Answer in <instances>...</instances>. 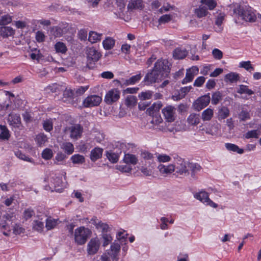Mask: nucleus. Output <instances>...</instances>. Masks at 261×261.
Instances as JSON below:
<instances>
[{"label": "nucleus", "instance_id": "f257e3e1", "mask_svg": "<svg viewBox=\"0 0 261 261\" xmlns=\"http://www.w3.org/2000/svg\"><path fill=\"white\" fill-rule=\"evenodd\" d=\"M15 219V216L13 213L0 212V231L6 236H10L12 229L13 233L19 234L23 233L24 229L19 225H12L13 221Z\"/></svg>", "mask_w": 261, "mask_h": 261}, {"label": "nucleus", "instance_id": "7ed1b4c3", "mask_svg": "<svg viewBox=\"0 0 261 261\" xmlns=\"http://www.w3.org/2000/svg\"><path fill=\"white\" fill-rule=\"evenodd\" d=\"M163 76V60L159 59L154 64L153 69L148 72L143 80L145 85H149L162 81Z\"/></svg>", "mask_w": 261, "mask_h": 261}, {"label": "nucleus", "instance_id": "4468645a", "mask_svg": "<svg viewBox=\"0 0 261 261\" xmlns=\"http://www.w3.org/2000/svg\"><path fill=\"white\" fill-rule=\"evenodd\" d=\"M199 69L196 66H193L187 70L185 77L182 80L181 83L186 84L193 81L195 75L197 74Z\"/></svg>", "mask_w": 261, "mask_h": 261}, {"label": "nucleus", "instance_id": "b1692460", "mask_svg": "<svg viewBox=\"0 0 261 261\" xmlns=\"http://www.w3.org/2000/svg\"><path fill=\"white\" fill-rule=\"evenodd\" d=\"M194 197L203 203H206L209 200V195L205 191H201L194 194Z\"/></svg>", "mask_w": 261, "mask_h": 261}, {"label": "nucleus", "instance_id": "6e6552de", "mask_svg": "<svg viewBox=\"0 0 261 261\" xmlns=\"http://www.w3.org/2000/svg\"><path fill=\"white\" fill-rule=\"evenodd\" d=\"M101 55L96 49L94 47L89 48L87 50V60L88 63H87V67L92 69L94 68V64L92 62L95 63L97 62L100 58Z\"/></svg>", "mask_w": 261, "mask_h": 261}, {"label": "nucleus", "instance_id": "603ef678", "mask_svg": "<svg viewBox=\"0 0 261 261\" xmlns=\"http://www.w3.org/2000/svg\"><path fill=\"white\" fill-rule=\"evenodd\" d=\"M202 4H205L210 10H213L217 6V3L214 0H201Z\"/></svg>", "mask_w": 261, "mask_h": 261}, {"label": "nucleus", "instance_id": "338daca9", "mask_svg": "<svg viewBox=\"0 0 261 261\" xmlns=\"http://www.w3.org/2000/svg\"><path fill=\"white\" fill-rule=\"evenodd\" d=\"M171 11L177 12V9L174 5H171L168 3H164V12Z\"/></svg>", "mask_w": 261, "mask_h": 261}, {"label": "nucleus", "instance_id": "aec40b11", "mask_svg": "<svg viewBox=\"0 0 261 261\" xmlns=\"http://www.w3.org/2000/svg\"><path fill=\"white\" fill-rule=\"evenodd\" d=\"M82 132V128L80 125L73 126L70 129V136L72 139H77L80 137Z\"/></svg>", "mask_w": 261, "mask_h": 261}, {"label": "nucleus", "instance_id": "c9c22d12", "mask_svg": "<svg viewBox=\"0 0 261 261\" xmlns=\"http://www.w3.org/2000/svg\"><path fill=\"white\" fill-rule=\"evenodd\" d=\"M46 90L53 93L58 92L63 90V87L57 83H54L50 85H48L46 88Z\"/></svg>", "mask_w": 261, "mask_h": 261}, {"label": "nucleus", "instance_id": "4d7b16f0", "mask_svg": "<svg viewBox=\"0 0 261 261\" xmlns=\"http://www.w3.org/2000/svg\"><path fill=\"white\" fill-rule=\"evenodd\" d=\"M152 96V92L148 91L146 92H142L139 94V97L142 100H145L146 99H149L151 98Z\"/></svg>", "mask_w": 261, "mask_h": 261}, {"label": "nucleus", "instance_id": "4be33fe9", "mask_svg": "<svg viewBox=\"0 0 261 261\" xmlns=\"http://www.w3.org/2000/svg\"><path fill=\"white\" fill-rule=\"evenodd\" d=\"M45 227L47 230L54 229L59 223L58 219H54L51 217L46 218Z\"/></svg>", "mask_w": 261, "mask_h": 261}, {"label": "nucleus", "instance_id": "ddd939ff", "mask_svg": "<svg viewBox=\"0 0 261 261\" xmlns=\"http://www.w3.org/2000/svg\"><path fill=\"white\" fill-rule=\"evenodd\" d=\"M176 166V172L180 175L189 174V162L180 158L178 160Z\"/></svg>", "mask_w": 261, "mask_h": 261}, {"label": "nucleus", "instance_id": "c03bdc74", "mask_svg": "<svg viewBox=\"0 0 261 261\" xmlns=\"http://www.w3.org/2000/svg\"><path fill=\"white\" fill-rule=\"evenodd\" d=\"M55 48L57 53L65 54L67 51V47L63 42H58L55 45Z\"/></svg>", "mask_w": 261, "mask_h": 261}, {"label": "nucleus", "instance_id": "ea45409f", "mask_svg": "<svg viewBox=\"0 0 261 261\" xmlns=\"http://www.w3.org/2000/svg\"><path fill=\"white\" fill-rule=\"evenodd\" d=\"M259 131L257 129L251 130L247 132L244 135V137L245 139H249L251 138L257 139L259 137Z\"/></svg>", "mask_w": 261, "mask_h": 261}, {"label": "nucleus", "instance_id": "de8ad7c7", "mask_svg": "<svg viewBox=\"0 0 261 261\" xmlns=\"http://www.w3.org/2000/svg\"><path fill=\"white\" fill-rule=\"evenodd\" d=\"M240 121H245L250 119L249 112L247 111L242 110L238 115Z\"/></svg>", "mask_w": 261, "mask_h": 261}, {"label": "nucleus", "instance_id": "6ab92c4d", "mask_svg": "<svg viewBox=\"0 0 261 261\" xmlns=\"http://www.w3.org/2000/svg\"><path fill=\"white\" fill-rule=\"evenodd\" d=\"M103 149L100 147H95L90 152V159L94 162L102 157Z\"/></svg>", "mask_w": 261, "mask_h": 261}, {"label": "nucleus", "instance_id": "c85d7f7f", "mask_svg": "<svg viewBox=\"0 0 261 261\" xmlns=\"http://www.w3.org/2000/svg\"><path fill=\"white\" fill-rule=\"evenodd\" d=\"M102 34H98L96 32L91 31L89 34L88 40L92 43H96L101 40Z\"/></svg>", "mask_w": 261, "mask_h": 261}, {"label": "nucleus", "instance_id": "09e8293b", "mask_svg": "<svg viewBox=\"0 0 261 261\" xmlns=\"http://www.w3.org/2000/svg\"><path fill=\"white\" fill-rule=\"evenodd\" d=\"M53 156V153L51 149L45 148L42 152V157L46 160H50Z\"/></svg>", "mask_w": 261, "mask_h": 261}, {"label": "nucleus", "instance_id": "e2e57ef3", "mask_svg": "<svg viewBox=\"0 0 261 261\" xmlns=\"http://www.w3.org/2000/svg\"><path fill=\"white\" fill-rule=\"evenodd\" d=\"M205 79L204 76L198 77L194 81L193 85L195 87H201L204 83Z\"/></svg>", "mask_w": 261, "mask_h": 261}, {"label": "nucleus", "instance_id": "72a5a7b5", "mask_svg": "<svg viewBox=\"0 0 261 261\" xmlns=\"http://www.w3.org/2000/svg\"><path fill=\"white\" fill-rule=\"evenodd\" d=\"M91 221H93L94 222V224L96 228L101 229L102 231L105 232L109 231V227L107 224L103 223L101 221L97 222L95 218H92Z\"/></svg>", "mask_w": 261, "mask_h": 261}, {"label": "nucleus", "instance_id": "0eeeda50", "mask_svg": "<svg viewBox=\"0 0 261 261\" xmlns=\"http://www.w3.org/2000/svg\"><path fill=\"white\" fill-rule=\"evenodd\" d=\"M113 150L107 151L106 156L111 163H115L118 162L119 155L122 153L125 145L123 143L117 142L113 145Z\"/></svg>", "mask_w": 261, "mask_h": 261}, {"label": "nucleus", "instance_id": "7c9ffc66", "mask_svg": "<svg viewBox=\"0 0 261 261\" xmlns=\"http://www.w3.org/2000/svg\"><path fill=\"white\" fill-rule=\"evenodd\" d=\"M213 115V110L210 108H207L202 113L201 118L204 121H210L212 118Z\"/></svg>", "mask_w": 261, "mask_h": 261}, {"label": "nucleus", "instance_id": "2f4dec72", "mask_svg": "<svg viewBox=\"0 0 261 261\" xmlns=\"http://www.w3.org/2000/svg\"><path fill=\"white\" fill-rule=\"evenodd\" d=\"M70 160L74 164H83L85 162V157L80 154H75L71 156Z\"/></svg>", "mask_w": 261, "mask_h": 261}, {"label": "nucleus", "instance_id": "49530a36", "mask_svg": "<svg viewBox=\"0 0 261 261\" xmlns=\"http://www.w3.org/2000/svg\"><path fill=\"white\" fill-rule=\"evenodd\" d=\"M163 23V15L160 17L159 19L157 18H153L152 21L150 22L153 26L157 27L159 29L162 28L161 25Z\"/></svg>", "mask_w": 261, "mask_h": 261}, {"label": "nucleus", "instance_id": "a878e982", "mask_svg": "<svg viewBox=\"0 0 261 261\" xmlns=\"http://www.w3.org/2000/svg\"><path fill=\"white\" fill-rule=\"evenodd\" d=\"M63 94L62 100L64 102L68 103L70 102V100L71 99V98L74 95L73 91L71 89H67L66 88L64 89L63 88Z\"/></svg>", "mask_w": 261, "mask_h": 261}, {"label": "nucleus", "instance_id": "f704fd0d", "mask_svg": "<svg viewBox=\"0 0 261 261\" xmlns=\"http://www.w3.org/2000/svg\"><path fill=\"white\" fill-rule=\"evenodd\" d=\"M208 13L206 8L203 6H200L199 8L195 9V14L197 17L202 18L206 16Z\"/></svg>", "mask_w": 261, "mask_h": 261}, {"label": "nucleus", "instance_id": "0e129e2a", "mask_svg": "<svg viewBox=\"0 0 261 261\" xmlns=\"http://www.w3.org/2000/svg\"><path fill=\"white\" fill-rule=\"evenodd\" d=\"M66 158V155L62 153V152H58L56 156H55V164H59L58 162H61L63 161Z\"/></svg>", "mask_w": 261, "mask_h": 261}, {"label": "nucleus", "instance_id": "69168bd1", "mask_svg": "<svg viewBox=\"0 0 261 261\" xmlns=\"http://www.w3.org/2000/svg\"><path fill=\"white\" fill-rule=\"evenodd\" d=\"M118 169L122 172L129 173L132 171V168L128 165H119L118 167Z\"/></svg>", "mask_w": 261, "mask_h": 261}, {"label": "nucleus", "instance_id": "dca6fc26", "mask_svg": "<svg viewBox=\"0 0 261 261\" xmlns=\"http://www.w3.org/2000/svg\"><path fill=\"white\" fill-rule=\"evenodd\" d=\"M144 7L142 0H130L127 5V9L128 11L133 10H142Z\"/></svg>", "mask_w": 261, "mask_h": 261}, {"label": "nucleus", "instance_id": "864d4df0", "mask_svg": "<svg viewBox=\"0 0 261 261\" xmlns=\"http://www.w3.org/2000/svg\"><path fill=\"white\" fill-rule=\"evenodd\" d=\"M176 17L177 14L175 12H171L168 14H164V23L173 21Z\"/></svg>", "mask_w": 261, "mask_h": 261}, {"label": "nucleus", "instance_id": "79ce46f5", "mask_svg": "<svg viewBox=\"0 0 261 261\" xmlns=\"http://www.w3.org/2000/svg\"><path fill=\"white\" fill-rule=\"evenodd\" d=\"M137 102V97L133 95H129L125 99V103L128 107H131L136 105Z\"/></svg>", "mask_w": 261, "mask_h": 261}, {"label": "nucleus", "instance_id": "e433bc0d", "mask_svg": "<svg viewBox=\"0 0 261 261\" xmlns=\"http://www.w3.org/2000/svg\"><path fill=\"white\" fill-rule=\"evenodd\" d=\"M141 77L142 75L141 73H139L135 75L132 76L128 79L125 80L124 84L126 86L129 85H134L138 82L141 80Z\"/></svg>", "mask_w": 261, "mask_h": 261}, {"label": "nucleus", "instance_id": "5701e85b", "mask_svg": "<svg viewBox=\"0 0 261 261\" xmlns=\"http://www.w3.org/2000/svg\"><path fill=\"white\" fill-rule=\"evenodd\" d=\"M14 34V31L10 27L3 26L0 27V34L4 37L11 36Z\"/></svg>", "mask_w": 261, "mask_h": 261}, {"label": "nucleus", "instance_id": "f3484780", "mask_svg": "<svg viewBox=\"0 0 261 261\" xmlns=\"http://www.w3.org/2000/svg\"><path fill=\"white\" fill-rule=\"evenodd\" d=\"M8 121L10 125L19 127L21 124L20 115L17 114L10 113L8 116Z\"/></svg>", "mask_w": 261, "mask_h": 261}, {"label": "nucleus", "instance_id": "37998d69", "mask_svg": "<svg viewBox=\"0 0 261 261\" xmlns=\"http://www.w3.org/2000/svg\"><path fill=\"white\" fill-rule=\"evenodd\" d=\"M222 94L220 91H216L212 96V103L214 105H217L222 99Z\"/></svg>", "mask_w": 261, "mask_h": 261}, {"label": "nucleus", "instance_id": "4c0bfd02", "mask_svg": "<svg viewBox=\"0 0 261 261\" xmlns=\"http://www.w3.org/2000/svg\"><path fill=\"white\" fill-rule=\"evenodd\" d=\"M240 79L239 74L236 72H231L226 74L225 76V80L226 81H229L232 83L238 81Z\"/></svg>", "mask_w": 261, "mask_h": 261}, {"label": "nucleus", "instance_id": "a211bd4d", "mask_svg": "<svg viewBox=\"0 0 261 261\" xmlns=\"http://www.w3.org/2000/svg\"><path fill=\"white\" fill-rule=\"evenodd\" d=\"M188 55V51L185 48L177 47L173 51V57L176 60L184 59Z\"/></svg>", "mask_w": 261, "mask_h": 261}, {"label": "nucleus", "instance_id": "cd10ccee", "mask_svg": "<svg viewBox=\"0 0 261 261\" xmlns=\"http://www.w3.org/2000/svg\"><path fill=\"white\" fill-rule=\"evenodd\" d=\"M225 146L229 151L236 152L239 154H242L244 152L243 149L240 148L238 145L234 144L227 143L225 144Z\"/></svg>", "mask_w": 261, "mask_h": 261}, {"label": "nucleus", "instance_id": "f03ea898", "mask_svg": "<svg viewBox=\"0 0 261 261\" xmlns=\"http://www.w3.org/2000/svg\"><path fill=\"white\" fill-rule=\"evenodd\" d=\"M228 12L232 16L241 17L249 22H254L256 17L253 10L249 6L233 3L228 6Z\"/></svg>", "mask_w": 261, "mask_h": 261}, {"label": "nucleus", "instance_id": "680f3d73", "mask_svg": "<svg viewBox=\"0 0 261 261\" xmlns=\"http://www.w3.org/2000/svg\"><path fill=\"white\" fill-rule=\"evenodd\" d=\"M214 58L217 60H220L223 57V53L219 49L215 48L212 51Z\"/></svg>", "mask_w": 261, "mask_h": 261}, {"label": "nucleus", "instance_id": "39448f33", "mask_svg": "<svg viewBox=\"0 0 261 261\" xmlns=\"http://www.w3.org/2000/svg\"><path fill=\"white\" fill-rule=\"evenodd\" d=\"M120 250V245L118 243H114L111 246L110 250L101 256H96L93 261H118V254Z\"/></svg>", "mask_w": 261, "mask_h": 261}, {"label": "nucleus", "instance_id": "1a4fd4ad", "mask_svg": "<svg viewBox=\"0 0 261 261\" xmlns=\"http://www.w3.org/2000/svg\"><path fill=\"white\" fill-rule=\"evenodd\" d=\"M211 100L210 94L208 93L199 97L193 104L194 109L199 111L208 106Z\"/></svg>", "mask_w": 261, "mask_h": 261}, {"label": "nucleus", "instance_id": "423d86ee", "mask_svg": "<svg viewBox=\"0 0 261 261\" xmlns=\"http://www.w3.org/2000/svg\"><path fill=\"white\" fill-rule=\"evenodd\" d=\"M92 231L88 228L81 226L74 231V241L78 245H83L86 243L88 239L91 237Z\"/></svg>", "mask_w": 261, "mask_h": 261}, {"label": "nucleus", "instance_id": "a18cd8bd", "mask_svg": "<svg viewBox=\"0 0 261 261\" xmlns=\"http://www.w3.org/2000/svg\"><path fill=\"white\" fill-rule=\"evenodd\" d=\"M35 141L39 146H41L47 141V138L45 135L41 133L36 136Z\"/></svg>", "mask_w": 261, "mask_h": 261}, {"label": "nucleus", "instance_id": "2eb2a0df", "mask_svg": "<svg viewBox=\"0 0 261 261\" xmlns=\"http://www.w3.org/2000/svg\"><path fill=\"white\" fill-rule=\"evenodd\" d=\"M175 108L172 106L164 108V117L167 122H172L175 119Z\"/></svg>", "mask_w": 261, "mask_h": 261}, {"label": "nucleus", "instance_id": "58836bf2", "mask_svg": "<svg viewBox=\"0 0 261 261\" xmlns=\"http://www.w3.org/2000/svg\"><path fill=\"white\" fill-rule=\"evenodd\" d=\"M62 148L67 154H71L74 151L73 145L70 142H65L62 144Z\"/></svg>", "mask_w": 261, "mask_h": 261}, {"label": "nucleus", "instance_id": "13d9d810", "mask_svg": "<svg viewBox=\"0 0 261 261\" xmlns=\"http://www.w3.org/2000/svg\"><path fill=\"white\" fill-rule=\"evenodd\" d=\"M240 67L245 68L246 70L250 71V70H254L253 67L251 64L250 61H243L240 63Z\"/></svg>", "mask_w": 261, "mask_h": 261}, {"label": "nucleus", "instance_id": "f8f14e48", "mask_svg": "<svg viewBox=\"0 0 261 261\" xmlns=\"http://www.w3.org/2000/svg\"><path fill=\"white\" fill-rule=\"evenodd\" d=\"M102 100L100 96L92 95L87 96L83 101V106L85 108H90L98 106Z\"/></svg>", "mask_w": 261, "mask_h": 261}, {"label": "nucleus", "instance_id": "052dcab7", "mask_svg": "<svg viewBox=\"0 0 261 261\" xmlns=\"http://www.w3.org/2000/svg\"><path fill=\"white\" fill-rule=\"evenodd\" d=\"M52 31L55 37H60L64 34L63 30L59 27H54L52 28Z\"/></svg>", "mask_w": 261, "mask_h": 261}, {"label": "nucleus", "instance_id": "9d476101", "mask_svg": "<svg viewBox=\"0 0 261 261\" xmlns=\"http://www.w3.org/2000/svg\"><path fill=\"white\" fill-rule=\"evenodd\" d=\"M100 245L99 239L97 237L92 238L88 243L87 252L89 255H93L97 253Z\"/></svg>", "mask_w": 261, "mask_h": 261}, {"label": "nucleus", "instance_id": "393cba45", "mask_svg": "<svg viewBox=\"0 0 261 261\" xmlns=\"http://www.w3.org/2000/svg\"><path fill=\"white\" fill-rule=\"evenodd\" d=\"M229 115V110L226 107L223 106L219 108L218 112V118L219 120L224 119Z\"/></svg>", "mask_w": 261, "mask_h": 261}, {"label": "nucleus", "instance_id": "412c9836", "mask_svg": "<svg viewBox=\"0 0 261 261\" xmlns=\"http://www.w3.org/2000/svg\"><path fill=\"white\" fill-rule=\"evenodd\" d=\"M10 136V131L7 126L0 124V140H8Z\"/></svg>", "mask_w": 261, "mask_h": 261}, {"label": "nucleus", "instance_id": "20e7f679", "mask_svg": "<svg viewBox=\"0 0 261 261\" xmlns=\"http://www.w3.org/2000/svg\"><path fill=\"white\" fill-rule=\"evenodd\" d=\"M162 106V102L158 101L147 109V113L152 116L151 123L154 125L155 129L159 130H162L163 128V125H161L162 124L163 119L159 113V111Z\"/></svg>", "mask_w": 261, "mask_h": 261}, {"label": "nucleus", "instance_id": "473e14b6", "mask_svg": "<svg viewBox=\"0 0 261 261\" xmlns=\"http://www.w3.org/2000/svg\"><path fill=\"white\" fill-rule=\"evenodd\" d=\"M187 121L191 125H196L200 122L199 115L195 113H192L188 117Z\"/></svg>", "mask_w": 261, "mask_h": 261}, {"label": "nucleus", "instance_id": "8fccbe9b", "mask_svg": "<svg viewBox=\"0 0 261 261\" xmlns=\"http://www.w3.org/2000/svg\"><path fill=\"white\" fill-rule=\"evenodd\" d=\"M44 223L39 220H36L34 221L33 229L38 232H41L44 229Z\"/></svg>", "mask_w": 261, "mask_h": 261}, {"label": "nucleus", "instance_id": "774afa93", "mask_svg": "<svg viewBox=\"0 0 261 261\" xmlns=\"http://www.w3.org/2000/svg\"><path fill=\"white\" fill-rule=\"evenodd\" d=\"M34 214V211L31 208L25 210L23 213L24 217L26 220L31 218Z\"/></svg>", "mask_w": 261, "mask_h": 261}, {"label": "nucleus", "instance_id": "5fc2aeb1", "mask_svg": "<svg viewBox=\"0 0 261 261\" xmlns=\"http://www.w3.org/2000/svg\"><path fill=\"white\" fill-rule=\"evenodd\" d=\"M43 127L45 130L49 132L53 128V122L50 120H46L43 123Z\"/></svg>", "mask_w": 261, "mask_h": 261}, {"label": "nucleus", "instance_id": "bb28decb", "mask_svg": "<svg viewBox=\"0 0 261 261\" xmlns=\"http://www.w3.org/2000/svg\"><path fill=\"white\" fill-rule=\"evenodd\" d=\"M115 43V40L112 37H107L102 42L103 48L105 49L109 50L112 49Z\"/></svg>", "mask_w": 261, "mask_h": 261}, {"label": "nucleus", "instance_id": "9b49d317", "mask_svg": "<svg viewBox=\"0 0 261 261\" xmlns=\"http://www.w3.org/2000/svg\"><path fill=\"white\" fill-rule=\"evenodd\" d=\"M120 91L116 88L109 90L106 94L105 101L108 105H112L120 98Z\"/></svg>", "mask_w": 261, "mask_h": 261}, {"label": "nucleus", "instance_id": "c756f323", "mask_svg": "<svg viewBox=\"0 0 261 261\" xmlns=\"http://www.w3.org/2000/svg\"><path fill=\"white\" fill-rule=\"evenodd\" d=\"M123 161L126 164L136 165L138 162V159L135 155L132 154H125Z\"/></svg>", "mask_w": 261, "mask_h": 261}, {"label": "nucleus", "instance_id": "bf43d9fd", "mask_svg": "<svg viewBox=\"0 0 261 261\" xmlns=\"http://www.w3.org/2000/svg\"><path fill=\"white\" fill-rule=\"evenodd\" d=\"M45 36L41 31H38L36 33L35 38L38 42H43L45 40Z\"/></svg>", "mask_w": 261, "mask_h": 261}, {"label": "nucleus", "instance_id": "6e6d98bb", "mask_svg": "<svg viewBox=\"0 0 261 261\" xmlns=\"http://www.w3.org/2000/svg\"><path fill=\"white\" fill-rule=\"evenodd\" d=\"M201 167L199 165L196 163H189V170L190 169L192 171V176L194 175V173L200 171Z\"/></svg>", "mask_w": 261, "mask_h": 261}, {"label": "nucleus", "instance_id": "3c124183", "mask_svg": "<svg viewBox=\"0 0 261 261\" xmlns=\"http://www.w3.org/2000/svg\"><path fill=\"white\" fill-rule=\"evenodd\" d=\"M12 17L9 15H5L0 18V25H5L11 22Z\"/></svg>", "mask_w": 261, "mask_h": 261}, {"label": "nucleus", "instance_id": "a19ab883", "mask_svg": "<svg viewBox=\"0 0 261 261\" xmlns=\"http://www.w3.org/2000/svg\"><path fill=\"white\" fill-rule=\"evenodd\" d=\"M237 93L239 94L246 93L249 95H251L254 94V92L248 89V87L246 85H241L239 86V88L237 90Z\"/></svg>", "mask_w": 261, "mask_h": 261}]
</instances>
